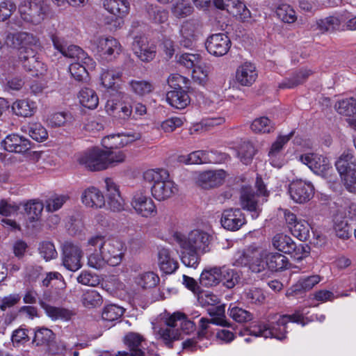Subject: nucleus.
Returning a JSON list of instances; mask_svg holds the SVG:
<instances>
[{
	"mask_svg": "<svg viewBox=\"0 0 356 356\" xmlns=\"http://www.w3.org/2000/svg\"><path fill=\"white\" fill-rule=\"evenodd\" d=\"M88 265L95 269H102L107 264L120 265L124 258L126 248L124 243L115 238L102 234H96L87 240Z\"/></svg>",
	"mask_w": 356,
	"mask_h": 356,
	"instance_id": "1",
	"label": "nucleus"
},
{
	"mask_svg": "<svg viewBox=\"0 0 356 356\" xmlns=\"http://www.w3.org/2000/svg\"><path fill=\"white\" fill-rule=\"evenodd\" d=\"M291 322L305 325L308 321L300 311L295 312L293 315L276 314L267 322H260L241 330L239 335L241 337L250 335L282 341L286 337L287 323Z\"/></svg>",
	"mask_w": 356,
	"mask_h": 356,
	"instance_id": "2",
	"label": "nucleus"
},
{
	"mask_svg": "<svg viewBox=\"0 0 356 356\" xmlns=\"http://www.w3.org/2000/svg\"><path fill=\"white\" fill-rule=\"evenodd\" d=\"M6 43L8 46L19 49V57L24 61V69L31 72L33 76L44 74L47 67L35 55L40 47L39 40L33 34L26 32L8 33Z\"/></svg>",
	"mask_w": 356,
	"mask_h": 356,
	"instance_id": "3",
	"label": "nucleus"
},
{
	"mask_svg": "<svg viewBox=\"0 0 356 356\" xmlns=\"http://www.w3.org/2000/svg\"><path fill=\"white\" fill-rule=\"evenodd\" d=\"M144 178L152 184V194L157 200L168 199L177 192V185L170 179L168 172L164 169L148 170L144 173Z\"/></svg>",
	"mask_w": 356,
	"mask_h": 356,
	"instance_id": "4",
	"label": "nucleus"
},
{
	"mask_svg": "<svg viewBox=\"0 0 356 356\" xmlns=\"http://www.w3.org/2000/svg\"><path fill=\"white\" fill-rule=\"evenodd\" d=\"M208 312L211 316V320L202 318L200 320V325L201 330L198 332L197 337L195 339H188L183 342V348L184 350H195L197 348H202L207 347L209 342L207 341L202 345L200 344L202 341L205 339L206 330L208 328L209 323L216 324L221 326H228V323L225 316V305H219L208 309Z\"/></svg>",
	"mask_w": 356,
	"mask_h": 356,
	"instance_id": "5",
	"label": "nucleus"
},
{
	"mask_svg": "<svg viewBox=\"0 0 356 356\" xmlns=\"http://www.w3.org/2000/svg\"><path fill=\"white\" fill-rule=\"evenodd\" d=\"M76 162L91 172L105 170V150L98 146L90 147L76 155Z\"/></svg>",
	"mask_w": 356,
	"mask_h": 356,
	"instance_id": "6",
	"label": "nucleus"
},
{
	"mask_svg": "<svg viewBox=\"0 0 356 356\" xmlns=\"http://www.w3.org/2000/svg\"><path fill=\"white\" fill-rule=\"evenodd\" d=\"M257 188V194H254L250 186H244L241 189V205L243 209H246L251 213L252 218L256 219L260 213L259 202L256 199L259 195L268 196V193L265 188V186L261 179L257 177L256 181Z\"/></svg>",
	"mask_w": 356,
	"mask_h": 356,
	"instance_id": "7",
	"label": "nucleus"
},
{
	"mask_svg": "<svg viewBox=\"0 0 356 356\" xmlns=\"http://www.w3.org/2000/svg\"><path fill=\"white\" fill-rule=\"evenodd\" d=\"M104 9L113 15L105 19V24L111 26L112 30H118L124 24V17L129 12V3L127 0H104Z\"/></svg>",
	"mask_w": 356,
	"mask_h": 356,
	"instance_id": "8",
	"label": "nucleus"
},
{
	"mask_svg": "<svg viewBox=\"0 0 356 356\" xmlns=\"http://www.w3.org/2000/svg\"><path fill=\"white\" fill-rule=\"evenodd\" d=\"M272 245L278 251L284 254H293L297 260H301L309 254V247L300 244L296 245L293 239L283 233L275 234L272 238Z\"/></svg>",
	"mask_w": 356,
	"mask_h": 356,
	"instance_id": "9",
	"label": "nucleus"
},
{
	"mask_svg": "<svg viewBox=\"0 0 356 356\" xmlns=\"http://www.w3.org/2000/svg\"><path fill=\"white\" fill-rule=\"evenodd\" d=\"M299 160L316 175L326 179L331 177L333 168L326 156L317 153L307 152L301 154Z\"/></svg>",
	"mask_w": 356,
	"mask_h": 356,
	"instance_id": "10",
	"label": "nucleus"
},
{
	"mask_svg": "<svg viewBox=\"0 0 356 356\" xmlns=\"http://www.w3.org/2000/svg\"><path fill=\"white\" fill-rule=\"evenodd\" d=\"M19 12L25 22L38 25L46 17L47 7L42 0H31L22 3Z\"/></svg>",
	"mask_w": 356,
	"mask_h": 356,
	"instance_id": "11",
	"label": "nucleus"
},
{
	"mask_svg": "<svg viewBox=\"0 0 356 356\" xmlns=\"http://www.w3.org/2000/svg\"><path fill=\"white\" fill-rule=\"evenodd\" d=\"M177 241L181 250L185 251L205 252L209 243V235L203 231L195 229L191 231L188 236H179Z\"/></svg>",
	"mask_w": 356,
	"mask_h": 356,
	"instance_id": "12",
	"label": "nucleus"
},
{
	"mask_svg": "<svg viewBox=\"0 0 356 356\" xmlns=\"http://www.w3.org/2000/svg\"><path fill=\"white\" fill-rule=\"evenodd\" d=\"M131 206L136 214L143 218L154 217L157 213L153 200L143 191H136L133 195Z\"/></svg>",
	"mask_w": 356,
	"mask_h": 356,
	"instance_id": "13",
	"label": "nucleus"
},
{
	"mask_svg": "<svg viewBox=\"0 0 356 356\" xmlns=\"http://www.w3.org/2000/svg\"><path fill=\"white\" fill-rule=\"evenodd\" d=\"M289 193L294 202L304 204L309 202L314 196V187L309 181L296 179L290 183Z\"/></svg>",
	"mask_w": 356,
	"mask_h": 356,
	"instance_id": "14",
	"label": "nucleus"
},
{
	"mask_svg": "<svg viewBox=\"0 0 356 356\" xmlns=\"http://www.w3.org/2000/svg\"><path fill=\"white\" fill-rule=\"evenodd\" d=\"M83 252L80 245L66 242L63 245L62 263L64 267L71 271H76L82 266L81 259Z\"/></svg>",
	"mask_w": 356,
	"mask_h": 356,
	"instance_id": "15",
	"label": "nucleus"
},
{
	"mask_svg": "<svg viewBox=\"0 0 356 356\" xmlns=\"http://www.w3.org/2000/svg\"><path fill=\"white\" fill-rule=\"evenodd\" d=\"M131 49L134 54L145 63L152 60L156 53V45L145 35H138L134 38Z\"/></svg>",
	"mask_w": 356,
	"mask_h": 356,
	"instance_id": "16",
	"label": "nucleus"
},
{
	"mask_svg": "<svg viewBox=\"0 0 356 356\" xmlns=\"http://www.w3.org/2000/svg\"><path fill=\"white\" fill-rule=\"evenodd\" d=\"M293 135V131L287 135H280L271 144L268 152V156L272 166L280 168L284 165L285 159L282 154V149Z\"/></svg>",
	"mask_w": 356,
	"mask_h": 356,
	"instance_id": "17",
	"label": "nucleus"
},
{
	"mask_svg": "<svg viewBox=\"0 0 356 356\" xmlns=\"http://www.w3.org/2000/svg\"><path fill=\"white\" fill-rule=\"evenodd\" d=\"M168 317L159 325L152 323L153 334L156 340L162 341L165 346L171 347L174 341L181 339V332L175 325L168 323Z\"/></svg>",
	"mask_w": 356,
	"mask_h": 356,
	"instance_id": "18",
	"label": "nucleus"
},
{
	"mask_svg": "<svg viewBox=\"0 0 356 356\" xmlns=\"http://www.w3.org/2000/svg\"><path fill=\"white\" fill-rule=\"evenodd\" d=\"M140 138L138 133L113 134L104 137L102 145L105 149H113L127 146Z\"/></svg>",
	"mask_w": 356,
	"mask_h": 356,
	"instance_id": "19",
	"label": "nucleus"
},
{
	"mask_svg": "<svg viewBox=\"0 0 356 356\" xmlns=\"http://www.w3.org/2000/svg\"><path fill=\"white\" fill-rule=\"evenodd\" d=\"M95 61L90 56L81 58L71 63L69 72L72 78L77 81H87L89 79V73L95 70Z\"/></svg>",
	"mask_w": 356,
	"mask_h": 356,
	"instance_id": "20",
	"label": "nucleus"
},
{
	"mask_svg": "<svg viewBox=\"0 0 356 356\" xmlns=\"http://www.w3.org/2000/svg\"><path fill=\"white\" fill-rule=\"evenodd\" d=\"M231 41L224 33H216L209 36L206 42L208 52L215 56H222L229 50Z\"/></svg>",
	"mask_w": 356,
	"mask_h": 356,
	"instance_id": "21",
	"label": "nucleus"
},
{
	"mask_svg": "<svg viewBox=\"0 0 356 356\" xmlns=\"http://www.w3.org/2000/svg\"><path fill=\"white\" fill-rule=\"evenodd\" d=\"M286 222L292 234L300 241L307 240L309 236V225L302 219H298L296 214L290 211H284Z\"/></svg>",
	"mask_w": 356,
	"mask_h": 356,
	"instance_id": "22",
	"label": "nucleus"
},
{
	"mask_svg": "<svg viewBox=\"0 0 356 356\" xmlns=\"http://www.w3.org/2000/svg\"><path fill=\"white\" fill-rule=\"evenodd\" d=\"M95 42L97 51L107 60L116 58L122 51L120 43L113 37L99 38Z\"/></svg>",
	"mask_w": 356,
	"mask_h": 356,
	"instance_id": "23",
	"label": "nucleus"
},
{
	"mask_svg": "<svg viewBox=\"0 0 356 356\" xmlns=\"http://www.w3.org/2000/svg\"><path fill=\"white\" fill-rule=\"evenodd\" d=\"M157 264L165 274H172L179 268V262L175 252L169 248H161L157 254Z\"/></svg>",
	"mask_w": 356,
	"mask_h": 356,
	"instance_id": "24",
	"label": "nucleus"
},
{
	"mask_svg": "<svg viewBox=\"0 0 356 356\" xmlns=\"http://www.w3.org/2000/svg\"><path fill=\"white\" fill-rule=\"evenodd\" d=\"M105 111L109 116L116 120L126 121L130 118L132 108L131 106L125 103L111 98L106 103Z\"/></svg>",
	"mask_w": 356,
	"mask_h": 356,
	"instance_id": "25",
	"label": "nucleus"
},
{
	"mask_svg": "<svg viewBox=\"0 0 356 356\" xmlns=\"http://www.w3.org/2000/svg\"><path fill=\"white\" fill-rule=\"evenodd\" d=\"M215 6L219 9L226 10L241 20H245L250 17V10L240 0H215Z\"/></svg>",
	"mask_w": 356,
	"mask_h": 356,
	"instance_id": "26",
	"label": "nucleus"
},
{
	"mask_svg": "<svg viewBox=\"0 0 356 356\" xmlns=\"http://www.w3.org/2000/svg\"><path fill=\"white\" fill-rule=\"evenodd\" d=\"M257 77V68L250 62H245L238 66L235 72V80L242 86H251L256 81Z\"/></svg>",
	"mask_w": 356,
	"mask_h": 356,
	"instance_id": "27",
	"label": "nucleus"
},
{
	"mask_svg": "<svg viewBox=\"0 0 356 356\" xmlns=\"http://www.w3.org/2000/svg\"><path fill=\"white\" fill-rule=\"evenodd\" d=\"M245 222L244 215L239 209H229L222 211L220 218L222 226L229 231L239 229Z\"/></svg>",
	"mask_w": 356,
	"mask_h": 356,
	"instance_id": "28",
	"label": "nucleus"
},
{
	"mask_svg": "<svg viewBox=\"0 0 356 356\" xmlns=\"http://www.w3.org/2000/svg\"><path fill=\"white\" fill-rule=\"evenodd\" d=\"M51 40L55 49L65 57L76 58L77 60H79L88 56L79 47L74 44L67 45L65 43L63 39L56 35L51 36Z\"/></svg>",
	"mask_w": 356,
	"mask_h": 356,
	"instance_id": "29",
	"label": "nucleus"
},
{
	"mask_svg": "<svg viewBox=\"0 0 356 356\" xmlns=\"http://www.w3.org/2000/svg\"><path fill=\"white\" fill-rule=\"evenodd\" d=\"M143 338L137 333H129L124 338L125 343L129 347L130 353L119 352L116 356H156L154 353L143 352L140 347L142 346Z\"/></svg>",
	"mask_w": 356,
	"mask_h": 356,
	"instance_id": "30",
	"label": "nucleus"
},
{
	"mask_svg": "<svg viewBox=\"0 0 356 356\" xmlns=\"http://www.w3.org/2000/svg\"><path fill=\"white\" fill-rule=\"evenodd\" d=\"M197 39V26L193 20L184 22L179 28V43L184 47H191Z\"/></svg>",
	"mask_w": 356,
	"mask_h": 356,
	"instance_id": "31",
	"label": "nucleus"
},
{
	"mask_svg": "<svg viewBox=\"0 0 356 356\" xmlns=\"http://www.w3.org/2000/svg\"><path fill=\"white\" fill-rule=\"evenodd\" d=\"M81 202L89 208L100 209L105 204L103 193L99 189L94 186L86 188L81 193Z\"/></svg>",
	"mask_w": 356,
	"mask_h": 356,
	"instance_id": "32",
	"label": "nucleus"
},
{
	"mask_svg": "<svg viewBox=\"0 0 356 356\" xmlns=\"http://www.w3.org/2000/svg\"><path fill=\"white\" fill-rule=\"evenodd\" d=\"M122 72L120 69L103 70L100 74V84L106 89L118 90L120 88Z\"/></svg>",
	"mask_w": 356,
	"mask_h": 356,
	"instance_id": "33",
	"label": "nucleus"
},
{
	"mask_svg": "<svg viewBox=\"0 0 356 356\" xmlns=\"http://www.w3.org/2000/svg\"><path fill=\"white\" fill-rule=\"evenodd\" d=\"M4 149L6 151L16 153H24L31 147L29 139L17 134H10L3 140Z\"/></svg>",
	"mask_w": 356,
	"mask_h": 356,
	"instance_id": "34",
	"label": "nucleus"
},
{
	"mask_svg": "<svg viewBox=\"0 0 356 356\" xmlns=\"http://www.w3.org/2000/svg\"><path fill=\"white\" fill-rule=\"evenodd\" d=\"M13 113L19 117L31 118L37 111L36 103L29 99H16L11 105Z\"/></svg>",
	"mask_w": 356,
	"mask_h": 356,
	"instance_id": "35",
	"label": "nucleus"
},
{
	"mask_svg": "<svg viewBox=\"0 0 356 356\" xmlns=\"http://www.w3.org/2000/svg\"><path fill=\"white\" fill-rule=\"evenodd\" d=\"M335 166L340 175L356 172V159L353 152L344 151L336 161Z\"/></svg>",
	"mask_w": 356,
	"mask_h": 356,
	"instance_id": "36",
	"label": "nucleus"
},
{
	"mask_svg": "<svg viewBox=\"0 0 356 356\" xmlns=\"http://www.w3.org/2000/svg\"><path fill=\"white\" fill-rule=\"evenodd\" d=\"M226 176L223 170H209L202 172L199 180L204 187H216L224 182Z\"/></svg>",
	"mask_w": 356,
	"mask_h": 356,
	"instance_id": "37",
	"label": "nucleus"
},
{
	"mask_svg": "<svg viewBox=\"0 0 356 356\" xmlns=\"http://www.w3.org/2000/svg\"><path fill=\"white\" fill-rule=\"evenodd\" d=\"M167 102L173 108L184 109L190 104L191 99L184 90H172L167 92Z\"/></svg>",
	"mask_w": 356,
	"mask_h": 356,
	"instance_id": "38",
	"label": "nucleus"
},
{
	"mask_svg": "<svg viewBox=\"0 0 356 356\" xmlns=\"http://www.w3.org/2000/svg\"><path fill=\"white\" fill-rule=\"evenodd\" d=\"M268 250L253 248L249 268L254 273H260L267 268Z\"/></svg>",
	"mask_w": 356,
	"mask_h": 356,
	"instance_id": "39",
	"label": "nucleus"
},
{
	"mask_svg": "<svg viewBox=\"0 0 356 356\" xmlns=\"http://www.w3.org/2000/svg\"><path fill=\"white\" fill-rule=\"evenodd\" d=\"M77 97L80 104L88 109L94 110L99 105V97L97 92L90 88H81Z\"/></svg>",
	"mask_w": 356,
	"mask_h": 356,
	"instance_id": "40",
	"label": "nucleus"
},
{
	"mask_svg": "<svg viewBox=\"0 0 356 356\" xmlns=\"http://www.w3.org/2000/svg\"><path fill=\"white\" fill-rule=\"evenodd\" d=\"M168 323L170 325H175L176 328L179 326L181 331L179 330V332H181V334L182 333L188 334L195 330V323L188 320L184 314L179 312L174 313L170 316Z\"/></svg>",
	"mask_w": 356,
	"mask_h": 356,
	"instance_id": "41",
	"label": "nucleus"
},
{
	"mask_svg": "<svg viewBox=\"0 0 356 356\" xmlns=\"http://www.w3.org/2000/svg\"><path fill=\"white\" fill-rule=\"evenodd\" d=\"M323 277L319 275H312L309 276L300 277L297 282L293 285V289L296 292H305L312 289L318 284Z\"/></svg>",
	"mask_w": 356,
	"mask_h": 356,
	"instance_id": "42",
	"label": "nucleus"
},
{
	"mask_svg": "<svg viewBox=\"0 0 356 356\" xmlns=\"http://www.w3.org/2000/svg\"><path fill=\"white\" fill-rule=\"evenodd\" d=\"M333 229L336 235L340 238L348 239L350 236L348 220L342 213H338L334 217Z\"/></svg>",
	"mask_w": 356,
	"mask_h": 356,
	"instance_id": "43",
	"label": "nucleus"
},
{
	"mask_svg": "<svg viewBox=\"0 0 356 356\" xmlns=\"http://www.w3.org/2000/svg\"><path fill=\"white\" fill-rule=\"evenodd\" d=\"M343 19L339 17L330 16L316 22L317 29L321 33H331L339 30Z\"/></svg>",
	"mask_w": 356,
	"mask_h": 356,
	"instance_id": "44",
	"label": "nucleus"
},
{
	"mask_svg": "<svg viewBox=\"0 0 356 356\" xmlns=\"http://www.w3.org/2000/svg\"><path fill=\"white\" fill-rule=\"evenodd\" d=\"M22 130L27 133L31 138L38 142H42L48 138L46 129L38 122H31L27 126L22 128Z\"/></svg>",
	"mask_w": 356,
	"mask_h": 356,
	"instance_id": "45",
	"label": "nucleus"
},
{
	"mask_svg": "<svg viewBox=\"0 0 356 356\" xmlns=\"http://www.w3.org/2000/svg\"><path fill=\"white\" fill-rule=\"evenodd\" d=\"M129 86L130 91L138 97L145 96L154 90V85L145 80H131L129 82Z\"/></svg>",
	"mask_w": 356,
	"mask_h": 356,
	"instance_id": "46",
	"label": "nucleus"
},
{
	"mask_svg": "<svg viewBox=\"0 0 356 356\" xmlns=\"http://www.w3.org/2000/svg\"><path fill=\"white\" fill-rule=\"evenodd\" d=\"M275 13L277 18L285 24H293L298 19L296 10L287 3L278 5Z\"/></svg>",
	"mask_w": 356,
	"mask_h": 356,
	"instance_id": "47",
	"label": "nucleus"
},
{
	"mask_svg": "<svg viewBox=\"0 0 356 356\" xmlns=\"http://www.w3.org/2000/svg\"><path fill=\"white\" fill-rule=\"evenodd\" d=\"M312 71L309 69H302L293 74L291 78L284 80L279 85L280 88H293L303 83L310 75Z\"/></svg>",
	"mask_w": 356,
	"mask_h": 356,
	"instance_id": "48",
	"label": "nucleus"
},
{
	"mask_svg": "<svg viewBox=\"0 0 356 356\" xmlns=\"http://www.w3.org/2000/svg\"><path fill=\"white\" fill-rule=\"evenodd\" d=\"M171 11L175 17L181 19L191 15L193 11V8L191 4V0H176Z\"/></svg>",
	"mask_w": 356,
	"mask_h": 356,
	"instance_id": "49",
	"label": "nucleus"
},
{
	"mask_svg": "<svg viewBox=\"0 0 356 356\" xmlns=\"http://www.w3.org/2000/svg\"><path fill=\"white\" fill-rule=\"evenodd\" d=\"M239 280L240 275L237 271L226 266L220 267V282L227 289L234 287Z\"/></svg>",
	"mask_w": 356,
	"mask_h": 356,
	"instance_id": "50",
	"label": "nucleus"
},
{
	"mask_svg": "<svg viewBox=\"0 0 356 356\" xmlns=\"http://www.w3.org/2000/svg\"><path fill=\"white\" fill-rule=\"evenodd\" d=\"M334 108L340 115L349 118L356 115V100L353 98L338 101Z\"/></svg>",
	"mask_w": 356,
	"mask_h": 356,
	"instance_id": "51",
	"label": "nucleus"
},
{
	"mask_svg": "<svg viewBox=\"0 0 356 356\" xmlns=\"http://www.w3.org/2000/svg\"><path fill=\"white\" fill-rule=\"evenodd\" d=\"M267 268L270 270L277 271L286 268L288 259L283 254L273 253L268 251Z\"/></svg>",
	"mask_w": 356,
	"mask_h": 356,
	"instance_id": "52",
	"label": "nucleus"
},
{
	"mask_svg": "<svg viewBox=\"0 0 356 356\" xmlns=\"http://www.w3.org/2000/svg\"><path fill=\"white\" fill-rule=\"evenodd\" d=\"M257 150L250 142L242 143L237 149V156L240 161L245 164H250Z\"/></svg>",
	"mask_w": 356,
	"mask_h": 356,
	"instance_id": "53",
	"label": "nucleus"
},
{
	"mask_svg": "<svg viewBox=\"0 0 356 356\" xmlns=\"http://www.w3.org/2000/svg\"><path fill=\"white\" fill-rule=\"evenodd\" d=\"M104 149L105 150V170L115 167L125 161L127 156L124 152Z\"/></svg>",
	"mask_w": 356,
	"mask_h": 356,
	"instance_id": "54",
	"label": "nucleus"
},
{
	"mask_svg": "<svg viewBox=\"0 0 356 356\" xmlns=\"http://www.w3.org/2000/svg\"><path fill=\"white\" fill-rule=\"evenodd\" d=\"M209 67L203 61L192 70V79L200 86H205L209 81Z\"/></svg>",
	"mask_w": 356,
	"mask_h": 356,
	"instance_id": "55",
	"label": "nucleus"
},
{
	"mask_svg": "<svg viewBox=\"0 0 356 356\" xmlns=\"http://www.w3.org/2000/svg\"><path fill=\"white\" fill-rule=\"evenodd\" d=\"M220 282V267H214L203 271L200 276V282L202 285L212 286Z\"/></svg>",
	"mask_w": 356,
	"mask_h": 356,
	"instance_id": "56",
	"label": "nucleus"
},
{
	"mask_svg": "<svg viewBox=\"0 0 356 356\" xmlns=\"http://www.w3.org/2000/svg\"><path fill=\"white\" fill-rule=\"evenodd\" d=\"M81 301L82 305L87 308H94L102 304L103 300L101 295L95 290H88L83 293Z\"/></svg>",
	"mask_w": 356,
	"mask_h": 356,
	"instance_id": "57",
	"label": "nucleus"
},
{
	"mask_svg": "<svg viewBox=\"0 0 356 356\" xmlns=\"http://www.w3.org/2000/svg\"><path fill=\"white\" fill-rule=\"evenodd\" d=\"M250 129L257 134H268L274 130V125L268 118L260 117L252 121Z\"/></svg>",
	"mask_w": 356,
	"mask_h": 356,
	"instance_id": "58",
	"label": "nucleus"
},
{
	"mask_svg": "<svg viewBox=\"0 0 356 356\" xmlns=\"http://www.w3.org/2000/svg\"><path fill=\"white\" fill-rule=\"evenodd\" d=\"M159 276L154 272H145L135 279L136 284L143 289H149L156 286L159 282Z\"/></svg>",
	"mask_w": 356,
	"mask_h": 356,
	"instance_id": "59",
	"label": "nucleus"
},
{
	"mask_svg": "<svg viewBox=\"0 0 356 356\" xmlns=\"http://www.w3.org/2000/svg\"><path fill=\"white\" fill-rule=\"evenodd\" d=\"M69 200V195L65 194L54 195L45 201V209L48 212H55L61 209Z\"/></svg>",
	"mask_w": 356,
	"mask_h": 356,
	"instance_id": "60",
	"label": "nucleus"
},
{
	"mask_svg": "<svg viewBox=\"0 0 356 356\" xmlns=\"http://www.w3.org/2000/svg\"><path fill=\"white\" fill-rule=\"evenodd\" d=\"M44 204L40 200H33L24 204L25 211L32 221L38 220L42 212Z\"/></svg>",
	"mask_w": 356,
	"mask_h": 356,
	"instance_id": "61",
	"label": "nucleus"
},
{
	"mask_svg": "<svg viewBox=\"0 0 356 356\" xmlns=\"http://www.w3.org/2000/svg\"><path fill=\"white\" fill-rule=\"evenodd\" d=\"M209 152L203 150H197L191 152L187 156H181L179 157V161L185 164H200L203 163H209L207 158Z\"/></svg>",
	"mask_w": 356,
	"mask_h": 356,
	"instance_id": "62",
	"label": "nucleus"
},
{
	"mask_svg": "<svg viewBox=\"0 0 356 356\" xmlns=\"http://www.w3.org/2000/svg\"><path fill=\"white\" fill-rule=\"evenodd\" d=\"M229 315L238 323H245L253 319V315L247 310L231 304L229 307Z\"/></svg>",
	"mask_w": 356,
	"mask_h": 356,
	"instance_id": "63",
	"label": "nucleus"
},
{
	"mask_svg": "<svg viewBox=\"0 0 356 356\" xmlns=\"http://www.w3.org/2000/svg\"><path fill=\"white\" fill-rule=\"evenodd\" d=\"M54 339L53 332L46 327H39L35 331L33 341L37 346L49 345Z\"/></svg>",
	"mask_w": 356,
	"mask_h": 356,
	"instance_id": "64",
	"label": "nucleus"
}]
</instances>
